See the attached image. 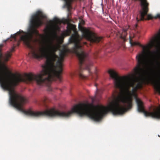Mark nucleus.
<instances>
[{"instance_id":"f257e3e1","label":"nucleus","mask_w":160,"mask_h":160,"mask_svg":"<svg viewBox=\"0 0 160 160\" xmlns=\"http://www.w3.org/2000/svg\"><path fill=\"white\" fill-rule=\"evenodd\" d=\"M72 30L74 31V33L71 35L69 41L70 43H74L72 51L76 55L78 58L79 65L78 70L75 74L81 79H84L86 77L84 75L85 70H86L89 74H92L90 68L92 65V62L89 59L88 54L84 52L81 45L79 35L77 32L74 30L73 28L70 27L66 31L67 35H69L71 33Z\"/></svg>"},{"instance_id":"f03ea898","label":"nucleus","mask_w":160,"mask_h":160,"mask_svg":"<svg viewBox=\"0 0 160 160\" xmlns=\"http://www.w3.org/2000/svg\"><path fill=\"white\" fill-rule=\"evenodd\" d=\"M152 64V68L157 81L154 83V87L157 92L160 94V56L154 59Z\"/></svg>"},{"instance_id":"7ed1b4c3","label":"nucleus","mask_w":160,"mask_h":160,"mask_svg":"<svg viewBox=\"0 0 160 160\" xmlns=\"http://www.w3.org/2000/svg\"><path fill=\"white\" fill-rule=\"evenodd\" d=\"M79 29L82 32V36L88 40L92 42H99L102 38V37H98L90 30L79 25Z\"/></svg>"},{"instance_id":"20e7f679","label":"nucleus","mask_w":160,"mask_h":160,"mask_svg":"<svg viewBox=\"0 0 160 160\" xmlns=\"http://www.w3.org/2000/svg\"><path fill=\"white\" fill-rule=\"evenodd\" d=\"M137 104L138 110L139 112H143L146 116H151L153 118H160V108L154 109L152 112H148L145 110L142 102L140 99L136 100Z\"/></svg>"},{"instance_id":"39448f33","label":"nucleus","mask_w":160,"mask_h":160,"mask_svg":"<svg viewBox=\"0 0 160 160\" xmlns=\"http://www.w3.org/2000/svg\"><path fill=\"white\" fill-rule=\"evenodd\" d=\"M21 33H24L22 30H20L18 32L16 33L11 35L9 38H8L5 41V42L10 41H12L13 43V46L11 49V52H13L14 51L15 48L17 46H18L20 44V41L18 40L16 38L17 35H20Z\"/></svg>"},{"instance_id":"423d86ee","label":"nucleus","mask_w":160,"mask_h":160,"mask_svg":"<svg viewBox=\"0 0 160 160\" xmlns=\"http://www.w3.org/2000/svg\"><path fill=\"white\" fill-rule=\"evenodd\" d=\"M147 2L148 3V10L147 11H145L144 12H143L142 9V7H141V9L140 11V15H139V18L137 17L136 20L137 22H139L140 21H143L144 20H149L153 18V17L151 14H148V13L149 11V4L147 1Z\"/></svg>"},{"instance_id":"0eeeda50","label":"nucleus","mask_w":160,"mask_h":160,"mask_svg":"<svg viewBox=\"0 0 160 160\" xmlns=\"http://www.w3.org/2000/svg\"><path fill=\"white\" fill-rule=\"evenodd\" d=\"M136 1H139L140 2L141 6L142 7L143 12L147 11L148 4L147 2V0H134Z\"/></svg>"},{"instance_id":"6e6552de","label":"nucleus","mask_w":160,"mask_h":160,"mask_svg":"<svg viewBox=\"0 0 160 160\" xmlns=\"http://www.w3.org/2000/svg\"><path fill=\"white\" fill-rule=\"evenodd\" d=\"M128 28H123L122 30V33H120V38L125 40V39L127 35V31Z\"/></svg>"},{"instance_id":"1a4fd4ad","label":"nucleus","mask_w":160,"mask_h":160,"mask_svg":"<svg viewBox=\"0 0 160 160\" xmlns=\"http://www.w3.org/2000/svg\"><path fill=\"white\" fill-rule=\"evenodd\" d=\"M53 22L56 23H58L60 22V20L58 18L55 17L54 18Z\"/></svg>"},{"instance_id":"9d476101","label":"nucleus","mask_w":160,"mask_h":160,"mask_svg":"<svg viewBox=\"0 0 160 160\" xmlns=\"http://www.w3.org/2000/svg\"><path fill=\"white\" fill-rule=\"evenodd\" d=\"M53 37L54 38H58V36L57 35V33L56 31H54L53 33Z\"/></svg>"},{"instance_id":"9b49d317","label":"nucleus","mask_w":160,"mask_h":160,"mask_svg":"<svg viewBox=\"0 0 160 160\" xmlns=\"http://www.w3.org/2000/svg\"><path fill=\"white\" fill-rule=\"evenodd\" d=\"M50 30V28L48 27H47L45 29V32H48Z\"/></svg>"},{"instance_id":"f8f14e48","label":"nucleus","mask_w":160,"mask_h":160,"mask_svg":"<svg viewBox=\"0 0 160 160\" xmlns=\"http://www.w3.org/2000/svg\"><path fill=\"white\" fill-rule=\"evenodd\" d=\"M155 18H158L160 19V14H157Z\"/></svg>"},{"instance_id":"ddd939ff","label":"nucleus","mask_w":160,"mask_h":160,"mask_svg":"<svg viewBox=\"0 0 160 160\" xmlns=\"http://www.w3.org/2000/svg\"><path fill=\"white\" fill-rule=\"evenodd\" d=\"M49 91H52V89L51 87H49Z\"/></svg>"},{"instance_id":"4468645a","label":"nucleus","mask_w":160,"mask_h":160,"mask_svg":"<svg viewBox=\"0 0 160 160\" xmlns=\"http://www.w3.org/2000/svg\"><path fill=\"white\" fill-rule=\"evenodd\" d=\"M49 22H50V23H52V21L50 20V21Z\"/></svg>"},{"instance_id":"2eb2a0df","label":"nucleus","mask_w":160,"mask_h":160,"mask_svg":"<svg viewBox=\"0 0 160 160\" xmlns=\"http://www.w3.org/2000/svg\"><path fill=\"white\" fill-rule=\"evenodd\" d=\"M95 86L96 87H97V84L95 83Z\"/></svg>"},{"instance_id":"dca6fc26","label":"nucleus","mask_w":160,"mask_h":160,"mask_svg":"<svg viewBox=\"0 0 160 160\" xmlns=\"http://www.w3.org/2000/svg\"><path fill=\"white\" fill-rule=\"evenodd\" d=\"M97 78V76L96 75V77L95 78V80H96Z\"/></svg>"},{"instance_id":"f3484780","label":"nucleus","mask_w":160,"mask_h":160,"mask_svg":"<svg viewBox=\"0 0 160 160\" xmlns=\"http://www.w3.org/2000/svg\"><path fill=\"white\" fill-rule=\"evenodd\" d=\"M96 89H97V92H98V88H97Z\"/></svg>"},{"instance_id":"a211bd4d","label":"nucleus","mask_w":160,"mask_h":160,"mask_svg":"<svg viewBox=\"0 0 160 160\" xmlns=\"http://www.w3.org/2000/svg\"><path fill=\"white\" fill-rule=\"evenodd\" d=\"M85 44H86V42L85 43Z\"/></svg>"}]
</instances>
